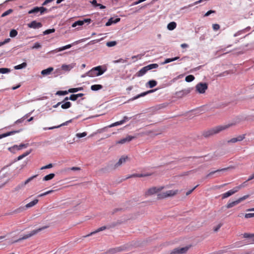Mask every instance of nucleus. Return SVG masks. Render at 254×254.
<instances>
[{
    "mask_svg": "<svg viewBox=\"0 0 254 254\" xmlns=\"http://www.w3.org/2000/svg\"><path fill=\"white\" fill-rule=\"evenodd\" d=\"M164 189V186L153 187L148 189L144 193L145 197L157 193V199H163L169 197H172L176 195L178 192V190H169L165 192H160Z\"/></svg>",
    "mask_w": 254,
    "mask_h": 254,
    "instance_id": "1",
    "label": "nucleus"
},
{
    "mask_svg": "<svg viewBox=\"0 0 254 254\" xmlns=\"http://www.w3.org/2000/svg\"><path fill=\"white\" fill-rule=\"evenodd\" d=\"M236 124V123H232L230 124H228L227 125H221L215 127L213 128H212L207 131H204L203 133V135L205 137H208L213 134L219 133V132L224 130L228 128L235 126Z\"/></svg>",
    "mask_w": 254,
    "mask_h": 254,
    "instance_id": "2",
    "label": "nucleus"
},
{
    "mask_svg": "<svg viewBox=\"0 0 254 254\" xmlns=\"http://www.w3.org/2000/svg\"><path fill=\"white\" fill-rule=\"evenodd\" d=\"M48 227V226H44V227H42L40 228L39 229H36V230H34L32 231L30 233H29V234H26V235H24L22 237H21V238H19V239H18L17 240L11 241L10 243V244H13V243H17V242H20V241H21L22 240H26L27 239H28V238L31 237L32 236L37 234L38 233L40 232L42 230H43L47 228Z\"/></svg>",
    "mask_w": 254,
    "mask_h": 254,
    "instance_id": "3",
    "label": "nucleus"
},
{
    "mask_svg": "<svg viewBox=\"0 0 254 254\" xmlns=\"http://www.w3.org/2000/svg\"><path fill=\"white\" fill-rule=\"evenodd\" d=\"M48 227V226H44V227H42L40 228L39 229H36V230H34L32 231L30 233H29V234H26V235H24L22 237H21V238H19V239H18L17 240L11 241L10 243V244H13V243H17V242H20V241H21L22 240H26L27 239H28V238L31 237L32 236L37 234L38 233L40 232L42 230H43L47 228Z\"/></svg>",
    "mask_w": 254,
    "mask_h": 254,
    "instance_id": "4",
    "label": "nucleus"
},
{
    "mask_svg": "<svg viewBox=\"0 0 254 254\" xmlns=\"http://www.w3.org/2000/svg\"><path fill=\"white\" fill-rule=\"evenodd\" d=\"M158 67L157 64H152L145 66L140 69L136 73V75L138 77H140L145 74L148 70L156 68Z\"/></svg>",
    "mask_w": 254,
    "mask_h": 254,
    "instance_id": "5",
    "label": "nucleus"
},
{
    "mask_svg": "<svg viewBox=\"0 0 254 254\" xmlns=\"http://www.w3.org/2000/svg\"><path fill=\"white\" fill-rule=\"evenodd\" d=\"M105 70H102L101 66H98L93 67L87 73V75L89 76H99L104 73Z\"/></svg>",
    "mask_w": 254,
    "mask_h": 254,
    "instance_id": "6",
    "label": "nucleus"
},
{
    "mask_svg": "<svg viewBox=\"0 0 254 254\" xmlns=\"http://www.w3.org/2000/svg\"><path fill=\"white\" fill-rule=\"evenodd\" d=\"M244 187L245 185H244L243 184H241L238 186L234 188L233 189L229 190V191L225 193H223L222 194V198L225 199L227 197H229L230 196L238 192L241 188Z\"/></svg>",
    "mask_w": 254,
    "mask_h": 254,
    "instance_id": "7",
    "label": "nucleus"
},
{
    "mask_svg": "<svg viewBox=\"0 0 254 254\" xmlns=\"http://www.w3.org/2000/svg\"><path fill=\"white\" fill-rule=\"evenodd\" d=\"M47 11H48V9L43 6H41V7L36 6V7H34L33 8H32V9L29 10L28 11V13L29 14H33H33H35V15H37V13L40 12L39 15H42V14H44L45 12H47Z\"/></svg>",
    "mask_w": 254,
    "mask_h": 254,
    "instance_id": "8",
    "label": "nucleus"
},
{
    "mask_svg": "<svg viewBox=\"0 0 254 254\" xmlns=\"http://www.w3.org/2000/svg\"><path fill=\"white\" fill-rule=\"evenodd\" d=\"M249 197V194L244 195V196H242L241 197H240L239 198H238V199L236 200L235 201H232L231 202L228 203L227 204L226 207L228 209V208H231L234 207V206L238 204L239 203H240L242 201L245 200V199L248 198Z\"/></svg>",
    "mask_w": 254,
    "mask_h": 254,
    "instance_id": "9",
    "label": "nucleus"
},
{
    "mask_svg": "<svg viewBox=\"0 0 254 254\" xmlns=\"http://www.w3.org/2000/svg\"><path fill=\"white\" fill-rule=\"evenodd\" d=\"M196 90L200 94H203L208 88V85L206 83L200 82L195 86Z\"/></svg>",
    "mask_w": 254,
    "mask_h": 254,
    "instance_id": "10",
    "label": "nucleus"
},
{
    "mask_svg": "<svg viewBox=\"0 0 254 254\" xmlns=\"http://www.w3.org/2000/svg\"><path fill=\"white\" fill-rule=\"evenodd\" d=\"M189 249L188 247L175 248L171 252L170 254H185Z\"/></svg>",
    "mask_w": 254,
    "mask_h": 254,
    "instance_id": "11",
    "label": "nucleus"
},
{
    "mask_svg": "<svg viewBox=\"0 0 254 254\" xmlns=\"http://www.w3.org/2000/svg\"><path fill=\"white\" fill-rule=\"evenodd\" d=\"M191 91V89L190 88L185 89L176 92L175 93V96L178 98H182L189 94Z\"/></svg>",
    "mask_w": 254,
    "mask_h": 254,
    "instance_id": "12",
    "label": "nucleus"
},
{
    "mask_svg": "<svg viewBox=\"0 0 254 254\" xmlns=\"http://www.w3.org/2000/svg\"><path fill=\"white\" fill-rule=\"evenodd\" d=\"M37 177V175H34L33 176H32L30 178H29L28 179H27L24 183H22L20 185H18L17 186H16L14 188V191H18L19 190L23 188L26 185H27L29 182H30L31 181H32L34 178H36Z\"/></svg>",
    "mask_w": 254,
    "mask_h": 254,
    "instance_id": "13",
    "label": "nucleus"
},
{
    "mask_svg": "<svg viewBox=\"0 0 254 254\" xmlns=\"http://www.w3.org/2000/svg\"><path fill=\"white\" fill-rule=\"evenodd\" d=\"M39 200L37 199H35L33 201H31L30 202L27 203L26 204V205L23 207L19 208L17 209V211L20 212L22 210H24L25 209V208H28L30 207H32L37 204Z\"/></svg>",
    "mask_w": 254,
    "mask_h": 254,
    "instance_id": "14",
    "label": "nucleus"
},
{
    "mask_svg": "<svg viewBox=\"0 0 254 254\" xmlns=\"http://www.w3.org/2000/svg\"><path fill=\"white\" fill-rule=\"evenodd\" d=\"M28 144H21L19 145H14L12 147L8 148V150L11 152L14 153V150H21L23 148H26L28 146Z\"/></svg>",
    "mask_w": 254,
    "mask_h": 254,
    "instance_id": "15",
    "label": "nucleus"
},
{
    "mask_svg": "<svg viewBox=\"0 0 254 254\" xmlns=\"http://www.w3.org/2000/svg\"><path fill=\"white\" fill-rule=\"evenodd\" d=\"M91 21V20L90 18L84 19L83 20H78L72 24V27H75L76 26H81L83 25L85 23H90Z\"/></svg>",
    "mask_w": 254,
    "mask_h": 254,
    "instance_id": "16",
    "label": "nucleus"
},
{
    "mask_svg": "<svg viewBox=\"0 0 254 254\" xmlns=\"http://www.w3.org/2000/svg\"><path fill=\"white\" fill-rule=\"evenodd\" d=\"M28 26L29 28L34 29H38L42 26L41 22H38L36 21H32L31 23L28 24Z\"/></svg>",
    "mask_w": 254,
    "mask_h": 254,
    "instance_id": "17",
    "label": "nucleus"
},
{
    "mask_svg": "<svg viewBox=\"0 0 254 254\" xmlns=\"http://www.w3.org/2000/svg\"><path fill=\"white\" fill-rule=\"evenodd\" d=\"M245 138V134H243L241 135H239L237 137L233 138L229 140H228V143H235L237 141H241L243 140Z\"/></svg>",
    "mask_w": 254,
    "mask_h": 254,
    "instance_id": "18",
    "label": "nucleus"
},
{
    "mask_svg": "<svg viewBox=\"0 0 254 254\" xmlns=\"http://www.w3.org/2000/svg\"><path fill=\"white\" fill-rule=\"evenodd\" d=\"M22 130V129H20V130H13V131H9V132L0 134V139H1L3 137H7V136L11 135L14 134L16 133H18Z\"/></svg>",
    "mask_w": 254,
    "mask_h": 254,
    "instance_id": "19",
    "label": "nucleus"
},
{
    "mask_svg": "<svg viewBox=\"0 0 254 254\" xmlns=\"http://www.w3.org/2000/svg\"><path fill=\"white\" fill-rule=\"evenodd\" d=\"M128 159L127 156H122L118 162L115 164V167L117 168L121 166L123 163H125L126 160Z\"/></svg>",
    "mask_w": 254,
    "mask_h": 254,
    "instance_id": "20",
    "label": "nucleus"
},
{
    "mask_svg": "<svg viewBox=\"0 0 254 254\" xmlns=\"http://www.w3.org/2000/svg\"><path fill=\"white\" fill-rule=\"evenodd\" d=\"M134 138V136L128 135L127 136L126 138H123L118 141V143L120 144H124L126 142H129L132 139Z\"/></svg>",
    "mask_w": 254,
    "mask_h": 254,
    "instance_id": "21",
    "label": "nucleus"
},
{
    "mask_svg": "<svg viewBox=\"0 0 254 254\" xmlns=\"http://www.w3.org/2000/svg\"><path fill=\"white\" fill-rule=\"evenodd\" d=\"M54 70V68L52 67H49L47 69H44L41 71V74L43 75H48L51 74V73Z\"/></svg>",
    "mask_w": 254,
    "mask_h": 254,
    "instance_id": "22",
    "label": "nucleus"
},
{
    "mask_svg": "<svg viewBox=\"0 0 254 254\" xmlns=\"http://www.w3.org/2000/svg\"><path fill=\"white\" fill-rule=\"evenodd\" d=\"M106 229V226H102L101 227H100L98 229H97L96 231H93L91 233H90V234L84 236V237H89V236H90L95 233H97L98 232H99L100 231H103L104 230Z\"/></svg>",
    "mask_w": 254,
    "mask_h": 254,
    "instance_id": "23",
    "label": "nucleus"
},
{
    "mask_svg": "<svg viewBox=\"0 0 254 254\" xmlns=\"http://www.w3.org/2000/svg\"><path fill=\"white\" fill-rule=\"evenodd\" d=\"M229 168H230V167H227V168H223V169H218V170H217L216 171H212L211 172H210L207 175V177H208L213 174H214L215 173H218V172H220L221 171H226V170H228Z\"/></svg>",
    "mask_w": 254,
    "mask_h": 254,
    "instance_id": "24",
    "label": "nucleus"
},
{
    "mask_svg": "<svg viewBox=\"0 0 254 254\" xmlns=\"http://www.w3.org/2000/svg\"><path fill=\"white\" fill-rule=\"evenodd\" d=\"M73 67V66L72 64H63L61 68L64 71H69Z\"/></svg>",
    "mask_w": 254,
    "mask_h": 254,
    "instance_id": "25",
    "label": "nucleus"
},
{
    "mask_svg": "<svg viewBox=\"0 0 254 254\" xmlns=\"http://www.w3.org/2000/svg\"><path fill=\"white\" fill-rule=\"evenodd\" d=\"M55 176V174L51 173L49 175L45 176L43 178V180L44 181H47L53 179Z\"/></svg>",
    "mask_w": 254,
    "mask_h": 254,
    "instance_id": "26",
    "label": "nucleus"
},
{
    "mask_svg": "<svg viewBox=\"0 0 254 254\" xmlns=\"http://www.w3.org/2000/svg\"><path fill=\"white\" fill-rule=\"evenodd\" d=\"M103 88V86L100 84H94L91 86V89L93 91H97Z\"/></svg>",
    "mask_w": 254,
    "mask_h": 254,
    "instance_id": "27",
    "label": "nucleus"
},
{
    "mask_svg": "<svg viewBox=\"0 0 254 254\" xmlns=\"http://www.w3.org/2000/svg\"><path fill=\"white\" fill-rule=\"evenodd\" d=\"M177 24L175 22H171L169 23L167 25V28L170 30H173L176 28Z\"/></svg>",
    "mask_w": 254,
    "mask_h": 254,
    "instance_id": "28",
    "label": "nucleus"
},
{
    "mask_svg": "<svg viewBox=\"0 0 254 254\" xmlns=\"http://www.w3.org/2000/svg\"><path fill=\"white\" fill-rule=\"evenodd\" d=\"M71 46H72V45L71 44H68V45H67L66 46H63V47L57 48L56 50V52H61V51H64V50H65L66 49H69V48H71Z\"/></svg>",
    "mask_w": 254,
    "mask_h": 254,
    "instance_id": "29",
    "label": "nucleus"
},
{
    "mask_svg": "<svg viewBox=\"0 0 254 254\" xmlns=\"http://www.w3.org/2000/svg\"><path fill=\"white\" fill-rule=\"evenodd\" d=\"M27 66L26 63H23L21 64L16 65L14 67L15 69H20L26 67Z\"/></svg>",
    "mask_w": 254,
    "mask_h": 254,
    "instance_id": "30",
    "label": "nucleus"
},
{
    "mask_svg": "<svg viewBox=\"0 0 254 254\" xmlns=\"http://www.w3.org/2000/svg\"><path fill=\"white\" fill-rule=\"evenodd\" d=\"M28 116H29V114L25 115L24 116H23L21 119H19L17 120V121H16L14 123V124H18L23 123V121H24V120L25 119H26L27 118H28Z\"/></svg>",
    "mask_w": 254,
    "mask_h": 254,
    "instance_id": "31",
    "label": "nucleus"
},
{
    "mask_svg": "<svg viewBox=\"0 0 254 254\" xmlns=\"http://www.w3.org/2000/svg\"><path fill=\"white\" fill-rule=\"evenodd\" d=\"M31 152V150H29V151H26V152H25L24 153L22 154V155L19 156L18 157H17V160H20L22 159H23V158L25 157L26 156H27V155H28Z\"/></svg>",
    "mask_w": 254,
    "mask_h": 254,
    "instance_id": "32",
    "label": "nucleus"
},
{
    "mask_svg": "<svg viewBox=\"0 0 254 254\" xmlns=\"http://www.w3.org/2000/svg\"><path fill=\"white\" fill-rule=\"evenodd\" d=\"M71 121H72V120H69V121H66V122H64V123H63V124H62L60 126H58V127H49L48 129H53L55 128L59 127H61V126H66V125H68V123H71Z\"/></svg>",
    "mask_w": 254,
    "mask_h": 254,
    "instance_id": "33",
    "label": "nucleus"
},
{
    "mask_svg": "<svg viewBox=\"0 0 254 254\" xmlns=\"http://www.w3.org/2000/svg\"><path fill=\"white\" fill-rule=\"evenodd\" d=\"M71 106V104L70 102H66L61 105L62 108L63 109H66L70 108Z\"/></svg>",
    "mask_w": 254,
    "mask_h": 254,
    "instance_id": "34",
    "label": "nucleus"
},
{
    "mask_svg": "<svg viewBox=\"0 0 254 254\" xmlns=\"http://www.w3.org/2000/svg\"><path fill=\"white\" fill-rule=\"evenodd\" d=\"M243 237L245 238H254V240L252 241V242L254 243V234L245 233L243 234Z\"/></svg>",
    "mask_w": 254,
    "mask_h": 254,
    "instance_id": "35",
    "label": "nucleus"
},
{
    "mask_svg": "<svg viewBox=\"0 0 254 254\" xmlns=\"http://www.w3.org/2000/svg\"><path fill=\"white\" fill-rule=\"evenodd\" d=\"M147 84H148L150 88H153L157 85V83L156 81L152 80L149 81Z\"/></svg>",
    "mask_w": 254,
    "mask_h": 254,
    "instance_id": "36",
    "label": "nucleus"
},
{
    "mask_svg": "<svg viewBox=\"0 0 254 254\" xmlns=\"http://www.w3.org/2000/svg\"><path fill=\"white\" fill-rule=\"evenodd\" d=\"M179 59V57H176L173 58L166 59L165 60V61H164V64H167V63H170L171 62H173V61H176V60H178Z\"/></svg>",
    "mask_w": 254,
    "mask_h": 254,
    "instance_id": "37",
    "label": "nucleus"
},
{
    "mask_svg": "<svg viewBox=\"0 0 254 254\" xmlns=\"http://www.w3.org/2000/svg\"><path fill=\"white\" fill-rule=\"evenodd\" d=\"M82 89H83L82 87L70 88L68 89V92L69 93H75V92H77L78 91H80Z\"/></svg>",
    "mask_w": 254,
    "mask_h": 254,
    "instance_id": "38",
    "label": "nucleus"
},
{
    "mask_svg": "<svg viewBox=\"0 0 254 254\" xmlns=\"http://www.w3.org/2000/svg\"><path fill=\"white\" fill-rule=\"evenodd\" d=\"M115 248V251L116 252V253H119L121 252H122L126 250V247L125 246H122L118 247Z\"/></svg>",
    "mask_w": 254,
    "mask_h": 254,
    "instance_id": "39",
    "label": "nucleus"
},
{
    "mask_svg": "<svg viewBox=\"0 0 254 254\" xmlns=\"http://www.w3.org/2000/svg\"><path fill=\"white\" fill-rule=\"evenodd\" d=\"M194 79V77L192 75H189L186 77L185 80L187 82H190L192 81Z\"/></svg>",
    "mask_w": 254,
    "mask_h": 254,
    "instance_id": "40",
    "label": "nucleus"
},
{
    "mask_svg": "<svg viewBox=\"0 0 254 254\" xmlns=\"http://www.w3.org/2000/svg\"><path fill=\"white\" fill-rule=\"evenodd\" d=\"M18 34L17 31L15 29H12L10 31L9 36L10 37L13 38L17 36Z\"/></svg>",
    "mask_w": 254,
    "mask_h": 254,
    "instance_id": "41",
    "label": "nucleus"
},
{
    "mask_svg": "<svg viewBox=\"0 0 254 254\" xmlns=\"http://www.w3.org/2000/svg\"><path fill=\"white\" fill-rule=\"evenodd\" d=\"M68 93H69L68 92V91H58L57 92H56V95H66L68 94Z\"/></svg>",
    "mask_w": 254,
    "mask_h": 254,
    "instance_id": "42",
    "label": "nucleus"
},
{
    "mask_svg": "<svg viewBox=\"0 0 254 254\" xmlns=\"http://www.w3.org/2000/svg\"><path fill=\"white\" fill-rule=\"evenodd\" d=\"M122 124H123V122H122L121 121H118V122H117L112 124L111 125L109 126V127H116L117 126H119V125H121Z\"/></svg>",
    "mask_w": 254,
    "mask_h": 254,
    "instance_id": "43",
    "label": "nucleus"
},
{
    "mask_svg": "<svg viewBox=\"0 0 254 254\" xmlns=\"http://www.w3.org/2000/svg\"><path fill=\"white\" fill-rule=\"evenodd\" d=\"M10 71L9 68H0V73H8Z\"/></svg>",
    "mask_w": 254,
    "mask_h": 254,
    "instance_id": "44",
    "label": "nucleus"
},
{
    "mask_svg": "<svg viewBox=\"0 0 254 254\" xmlns=\"http://www.w3.org/2000/svg\"><path fill=\"white\" fill-rule=\"evenodd\" d=\"M116 45H117V42L116 41H110V42H107V43H106V45L108 47H113Z\"/></svg>",
    "mask_w": 254,
    "mask_h": 254,
    "instance_id": "45",
    "label": "nucleus"
},
{
    "mask_svg": "<svg viewBox=\"0 0 254 254\" xmlns=\"http://www.w3.org/2000/svg\"><path fill=\"white\" fill-rule=\"evenodd\" d=\"M54 191V190H48L47 191H46L43 193H41L39 195H38V197H42V196H45V195H46L47 194H50L52 192H53Z\"/></svg>",
    "mask_w": 254,
    "mask_h": 254,
    "instance_id": "46",
    "label": "nucleus"
},
{
    "mask_svg": "<svg viewBox=\"0 0 254 254\" xmlns=\"http://www.w3.org/2000/svg\"><path fill=\"white\" fill-rule=\"evenodd\" d=\"M13 11V10L11 9H9L7 10H6V11H5L4 12H3L2 15H1V17H4L6 15H9V14L11 13Z\"/></svg>",
    "mask_w": 254,
    "mask_h": 254,
    "instance_id": "47",
    "label": "nucleus"
},
{
    "mask_svg": "<svg viewBox=\"0 0 254 254\" xmlns=\"http://www.w3.org/2000/svg\"><path fill=\"white\" fill-rule=\"evenodd\" d=\"M222 226V223H219L217 226L214 227L213 228V231L214 232H217L219 229L221 227V226Z\"/></svg>",
    "mask_w": 254,
    "mask_h": 254,
    "instance_id": "48",
    "label": "nucleus"
},
{
    "mask_svg": "<svg viewBox=\"0 0 254 254\" xmlns=\"http://www.w3.org/2000/svg\"><path fill=\"white\" fill-rule=\"evenodd\" d=\"M146 95H147L146 92H143V93H141L140 94H138V95L136 96L135 97H133L132 100L137 99L138 98L142 97V96H145Z\"/></svg>",
    "mask_w": 254,
    "mask_h": 254,
    "instance_id": "49",
    "label": "nucleus"
},
{
    "mask_svg": "<svg viewBox=\"0 0 254 254\" xmlns=\"http://www.w3.org/2000/svg\"><path fill=\"white\" fill-rule=\"evenodd\" d=\"M132 177L140 178V177H143V175H142V174H132L131 176L127 177V178H132Z\"/></svg>",
    "mask_w": 254,
    "mask_h": 254,
    "instance_id": "50",
    "label": "nucleus"
},
{
    "mask_svg": "<svg viewBox=\"0 0 254 254\" xmlns=\"http://www.w3.org/2000/svg\"><path fill=\"white\" fill-rule=\"evenodd\" d=\"M87 135V133L86 132H83L82 133H78L76 134V136L78 138H81Z\"/></svg>",
    "mask_w": 254,
    "mask_h": 254,
    "instance_id": "51",
    "label": "nucleus"
},
{
    "mask_svg": "<svg viewBox=\"0 0 254 254\" xmlns=\"http://www.w3.org/2000/svg\"><path fill=\"white\" fill-rule=\"evenodd\" d=\"M126 62H127V61L126 60H124L123 59H120L118 60H115L113 62L114 64H117V63H125Z\"/></svg>",
    "mask_w": 254,
    "mask_h": 254,
    "instance_id": "52",
    "label": "nucleus"
},
{
    "mask_svg": "<svg viewBox=\"0 0 254 254\" xmlns=\"http://www.w3.org/2000/svg\"><path fill=\"white\" fill-rule=\"evenodd\" d=\"M55 32L54 29H48L44 32L45 35L49 34Z\"/></svg>",
    "mask_w": 254,
    "mask_h": 254,
    "instance_id": "53",
    "label": "nucleus"
},
{
    "mask_svg": "<svg viewBox=\"0 0 254 254\" xmlns=\"http://www.w3.org/2000/svg\"><path fill=\"white\" fill-rule=\"evenodd\" d=\"M41 47V45L38 42H36L34 44V46L32 47V49H38Z\"/></svg>",
    "mask_w": 254,
    "mask_h": 254,
    "instance_id": "54",
    "label": "nucleus"
},
{
    "mask_svg": "<svg viewBox=\"0 0 254 254\" xmlns=\"http://www.w3.org/2000/svg\"><path fill=\"white\" fill-rule=\"evenodd\" d=\"M69 99L71 101H75L77 99L76 94H72L69 97Z\"/></svg>",
    "mask_w": 254,
    "mask_h": 254,
    "instance_id": "55",
    "label": "nucleus"
},
{
    "mask_svg": "<svg viewBox=\"0 0 254 254\" xmlns=\"http://www.w3.org/2000/svg\"><path fill=\"white\" fill-rule=\"evenodd\" d=\"M53 167V164H49L47 165H46V166H43L41 168V170H44V169H49V168H51Z\"/></svg>",
    "mask_w": 254,
    "mask_h": 254,
    "instance_id": "56",
    "label": "nucleus"
},
{
    "mask_svg": "<svg viewBox=\"0 0 254 254\" xmlns=\"http://www.w3.org/2000/svg\"><path fill=\"white\" fill-rule=\"evenodd\" d=\"M212 27L214 30L216 31L220 29V25L218 24H214L212 25Z\"/></svg>",
    "mask_w": 254,
    "mask_h": 254,
    "instance_id": "57",
    "label": "nucleus"
},
{
    "mask_svg": "<svg viewBox=\"0 0 254 254\" xmlns=\"http://www.w3.org/2000/svg\"><path fill=\"white\" fill-rule=\"evenodd\" d=\"M113 21H114L113 18H111L108 20V21L106 23V26H108L112 25L113 23H114V22H113Z\"/></svg>",
    "mask_w": 254,
    "mask_h": 254,
    "instance_id": "58",
    "label": "nucleus"
},
{
    "mask_svg": "<svg viewBox=\"0 0 254 254\" xmlns=\"http://www.w3.org/2000/svg\"><path fill=\"white\" fill-rule=\"evenodd\" d=\"M254 217V213H246L245 215V217L246 218H252V217Z\"/></svg>",
    "mask_w": 254,
    "mask_h": 254,
    "instance_id": "59",
    "label": "nucleus"
},
{
    "mask_svg": "<svg viewBox=\"0 0 254 254\" xmlns=\"http://www.w3.org/2000/svg\"><path fill=\"white\" fill-rule=\"evenodd\" d=\"M198 186V185H196L195 187H194L193 189L191 190H189L186 192V195H189L190 194L192 193V192Z\"/></svg>",
    "mask_w": 254,
    "mask_h": 254,
    "instance_id": "60",
    "label": "nucleus"
},
{
    "mask_svg": "<svg viewBox=\"0 0 254 254\" xmlns=\"http://www.w3.org/2000/svg\"><path fill=\"white\" fill-rule=\"evenodd\" d=\"M107 253L109 254H114L116 253V252L115 251V248H112L110 249Z\"/></svg>",
    "mask_w": 254,
    "mask_h": 254,
    "instance_id": "61",
    "label": "nucleus"
},
{
    "mask_svg": "<svg viewBox=\"0 0 254 254\" xmlns=\"http://www.w3.org/2000/svg\"><path fill=\"white\" fill-rule=\"evenodd\" d=\"M130 119H131V118H128V117H127V116H125L123 118V119L122 120H121V121L123 122V124H124L127 121H128Z\"/></svg>",
    "mask_w": 254,
    "mask_h": 254,
    "instance_id": "62",
    "label": "nucleus"
},
{
    "mask_svg": "<svg viewBox=\"0 0 254 254\" xmlns=\"http://www.w3.org/2000/svg\"><path fill=\"white\" fill-rule=\"evenodd\" d=\"M254 179V173L249 177V178H248V179L247 180V181L245 182H244L243 184L244 185V184L248 181H251L253 179Z\"/></svg>",
    "mask_w": 254,
    "mask_h": 254,
    "instance_id": "63",
    "label": "nucleus"
},
{
    "mask_svg": "<svg viewBox=\"0 0 254 254\" xmlns=\"http://www.w3.org/2000/svg\"><path fill=\"white\" fill-rule=\"evenodd\" d=\"M215 12V11L214 10H209L204 15L205 16H209L210 14L211 13H214Z\"/></svg>",
    "mask_w": 254,
    "mask_h": 254,
    "instance_id": "64",
    "label": "nucleus"
}]
</instances>
